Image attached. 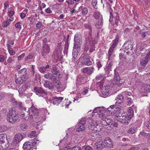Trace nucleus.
I'll return each mask as SVG.
<instances>
[{"mask_svg":"<svg viewBox=\"0 0 150 150\" xmlns=\"http://www.w3.org/2000/svg\"><path fill=\"white\" fill-rule=\"evenodd\" d=\"M63 99V98L62 97L58 98L53 97L49 99V101L50 103H52L54 105H58L60 103L62 100Z\"/></svg>","mask_w":150,"mask_h":150,"instance_id":"obj_14","label":"nucleus"},{"mask_svg":"<svg viewBox=\"0 0 150 150\" xmlns=\"http://www.w3.org/2000/svg\"><path fill=\"white\" fill-rule=\"evenodd\" d=\"M102 3L103 4V6L104 7L105 6V7L107 8V11H108L110 13V14L111 15L112 13V9L111 8V5L108 2H106L105 0H102Z\"/></svg>","mask_w":150,"mask_h":150,"instance_id":"obj_17","label":"nucleus"},{"mask_svg":"<svg viewBox=\"0 0 150 150\" xmlns=\"http://www.w3.org/2000/svg\"><path fill=\"white\" fill-rule=\"evenodd\" d=\"M83 149L84 150H92V148L88 146H84L83 147Z\"/></svg>","mask_w":150,"mask_h":150,"instance_id":"obj_56","label":"nucleus"},{"mask_svg":"<svg viewBox=\"0 0 150 150\" xmlns=\"http://www.w3.org/2000/svg\"><path fill=\"white\" fill-rule=\"evenodd\" d=\"M138 130L137 126H132L128 130L127 132L129 133L133 134L136 132Z\"/></svg>","mask_w":150,"mask_h":150,"instance_id":"obj_27","label":"nucleus"},{"mask_svg":"<svg viewBox=\"0 0 150 150\" xmlns=\"http://www.w3.org/2000/svg\"><path fill=\"white\" fill-rule=\"evenodd\" d=\"M7 129V127L5 126H0V132H3Z\"/></svg>","mask_w":150,"mask_h":150,"instance_id":"obj_54","label":"nucleus"},{"mask_svg":"<svg viewBox=\"0 0 150 150\" xmlns=\"http://www.w3.org/2000/svg\"><path fill=\"white\" fill-rule=\"evenodd\" d=\"M35 143L32 140L25 142L23 146V148L25 150H30L33 148L35 145Z\"/></svg>","mask_w":150,"mask_h":150,"instance_id":"obj_10","label":"nucleus"},{"mask_svg":"<svg viewBox=\"0 0 150 150\" xmlns=\"http://www.w3.org/2000/svg\"><path fill=\"white\" fill-rule=\"evenodd\" d=\"M119 39V37L118 36H117L115 39L112 41L111 43L112 45L111 46L115 48L118 43Z\"/></svg>","mask_w":150,"mask_h":150,"instance_id":"obj_34","label":"nucleus"},{"mask_svg":"<svg viewBox=\"0 0 150 150\" xmlns=\"http://www.w3.org/2000/svg\"><path fill=\"white\" fill-rule=\"evenodd\" d=\"M31 114L30 116V118H32V115L34 116H37L39 114V110L36 109L33 107H31L30 109H28V112L25 111V112H24L23 114L21 115V116L24 117V119L25 120H28L29 116L30 113Z\"/></svg>","mask_w":150,"mask_h":150,"instance_id":"obj_2","label":"nucleus"},{"mask_svg":"<svg viewBox=\"0 0 150 150\" xmlns=\"http://www.w3.org/2000/svg\"><path fill=\"white\" fill-rule=\"evenodd\" d=\"M145 125L149 129H150V120L144 123Z\"/></svg>","mask_w":150,"mask_h":150,"instance_id":"obj_52","label":"nucleus"},{"mask_svg":"<svg viewBox=\"0 0 150 150\" xmlns=\"http://www.w3.org/2000/svg\"><path fill=\"white\" fill-rule=\"evenodd\" d=\"M81 39L82 36L80 33H77L75 35L74 39V46L73 48L77 49V50H79L80 49Z\"/></svg>","mask_w":150,"mask_h":150,"instance_id":"obj_5","label":"nucleus"},{"mask_svg":"<svg viewBox=\"0 0 150 150\" xmlns=\"http://www.w3.org/2000/svg\"><path fill=\"white\" fill-rule=\"evenodd\" d=\"M141 34L143 38H144L147 35H149L148 32H143Z\"/></svg>","mask_w":150,"mask_h":150,"instance_id":"obj_58","label":"nucleus"},{"mask_svg":"<svg viewBox=\"0 0 150 150\" xmlns=\"http://www.w3.org/2000/svg\"><path fill=\"white\" fill-rule=\"evenodd\" d=\"M28 136L30 138H33L37 137V136L36 134V132L35 131L31 132L28 135Z\"/></svg>","mask_w":150,"mask_h":150,"instance_id":"obj_40","label":"nucleus"},{"mask_svg":"<svg viewBox=\"0 0 150 150\" xmlns=\"http://www.w3.org/2000/svg\"><path fill=\"white\" fill-rule=\"evenodd\" d=\"M112 62H110L109 64L107 65L106 68H105V70L106 71V73L109 74L110 71H111V67L112 65Z\"/></svg>","mask_w":150,"mask_h":150,"instance_id":"obj_32","label":"nucleus"},{"mask_svg":"<svg viewBox=\"0 0 150 150\" xmlns=\"http://www.w3.org/2000/svg\"><path fill=\"white\" fill-rule=\"evenodd\" d=\"M10 97L11 98V100L10 101L11 104L14 108L16 107V106H17L18 102L13 97L12 94H10Z\"/></svg>","mask_w":150,"mask_h":150,"instance_id":"obj_25","label":"nucleus"},{"mask_svg":"<svg viewBox=\"0 0 150 150\" xmlns=\"http://www.w3.org/2000/svg\"><path fill=\"white\" fill-rule=\"evenodd\" d=\"M74 49L73 50L72 52V56L74 59H75L79 53L80 49L79 50H77V49Z\"/></svg>","mask_w":150,"mask_h":150,"instance_id":"obj_39","label":"nucleus"},{"mask_svg":"<svg viewBox=\"0 0 150 150\" xmlns=\"http://www.w3.org/2000/svg\"><path fill=\"white\" fill-rule=\"evenodd\" d=\"M115 15V23L117 26H118L120 23V17L118 13H116Z\"/></svg>","mask_w":150,"mask_h":150,"instance_id":"obj_36","label":"nucleus"},{"mask_svg":"<svg viewBox=\"0 0 150 150\" xmlns=\"http://www.w3.org/2000/svg\"><path fill=\"white\" fill-rule=\"evenodd\" d=\"M84 26L85 29H88V36L86 37V40L87 41L89 42V43L92 44L93 43V41L92 38V27L91 24L89 23H85Z\"/></svg>","mask_w":150,"mask_h":150,"instance_id":"obj_6","label":"nucleus"},{"mask_svg":"<svg viewBox=\"0 0 150 150\" xmlns=\"http://www.w3.org/2000/svg\"><path fill=\"white\" fill-rule=\"evenodd\" d=\"M9 24V22L8 21L6 20L4 22L3 24L4 27H6Z\"/></svg>","mask_w":150,"mask_h":150,"instance_id":"obj_63","label":"nucleus"},{"mask_svg":"<svg viewBox=\"0 0 150 150\" xmlns=\"http://www.w3.org/2000/svg\"><path fill=\"white\" fill-rule=\"evenodd\" d=\"M86 119L85 118H82L79 122L78 127L77 129V132L82 131L85 130V125L86 124Z\"/></svg>","mask_w":150,"mask_h":150,"instance_id":"obj_11","label":"nucleus"},{"mask_svg":"<svg viewBox=\"0 0 150 150\" xmlns=\"http://www.w3.org/2000/svg\"><path fill=\"white\" fill-rule=\"evenodd\" d=\"M114 118L118 121L125 125H128L130 122V118L127 117V115L125 113L122 114L120 112L115 115Z\"/></svg>","mask_w":150,"mask_h":150,"instance_id":"obj_3","label":"nucleus"},{"mask_svg":"<svg viewBox=\"0 0 150 150\" xmlns=\"http://www.w3.org/2000/svg\"><path fill=\"white\" fill-rule=\"evenodd\" d=\"M79 9L82 15L83 16L87 14L88 12V9L86 7H83V6H80Z\"/></svg>","mask_w":150,"mask_h":150,"instance_id":"obj_33","label":"nucleus"},{"mask_svg":"<svg viewBox=\"0 0 150 150\" xmlns=\"http://www.w3.org/2000/svg\"><path fill=\"white\" fill-rule=\"evenodd\" d=\"M133 103L132 99L130 98L127 97V105H128L129 106L132 104V103Z\"/></svg>","mask_w":150,"mask_h":150,"instance_id":"obj_49","label":"nucleus"},{"mask_svg":"<svg viewBox=\"0 0 150 150\" xmlns=\"http://www.w3.org/2000/svg\"><path fill=\"white\" fill-rule=\"evenodd\" d=\"M81 63L83 65L88 66L92 64V62L91 61L89 56L86 54H84L80 58Z\"/></svg>","mask_w":150,"mask_h":150,"instance_id":"obj_8","label":"nucleus"},{"mask_svg":"<svg viewBox=\"0 0 150 150\" xmlns=\"http://www.w3.org/2000/svg\"><path fill=\"white\" fill-rule=\"evenodd\" d=\"M103 74H99L96 77V79L97 80H99L103 78L104 76Z\"/></svg>","mask_w":150,"mask_h":150,"instance_id":"obj_55","label":"nucleus"},{"mask_svg":"<svg viewBox=\"0 0 150 150\" xmlns=\"http://www.w3.org/2000/svg\"><path fill=\"white\" fill-rule=\"evenodd\" d=\"M21 23L20 22H17L15 24V27L17 28H21Z\"/></svg>","mask_w":150,"mask_h":150,"instance_id":"obj_57","label":"nucleus"},{"mask_svg":"<svg viewBox=\"0 0 150 150\" xmlns=\"http://www.w3.org/2000/svg\"><path fill=\"white\" fill-rule=\"evenodd\" d=\"M50 51V48L47 45H44L42 50V54L43 56H45L46 54L49 53Z\"/></svg>","mask_w":150,"mask_h":150,"instance_id":"obj_18","label":"nucleus"},{"mask_svg":"<svg viewBox=\"0 0 150 150\" xmlns=\"http://www.w3.org/2000/svg\"><path fill=\"white\" fill-rule=\"evenodd\" d=\"M44 77L46 79H51L53 81H54L56 79V78L54 77L52 74L50 73H48L47 74H44Z\"/></svg>","mask_w":150,"mask_h":150,"instance_id":"obj_30","label":"nucleus"},{"mask_svg":"<svg viewBox=\"0 0 150 150\" xmlns=\"http://www.w3.org/2000/svg\"><path fill=\"white\" fill-rule=\"evenodd\" d=\"M150 57L147 55L145 58H143L142 61L140 62L141 64L143 67L145 66L147 63Z\"/></svg>","mask_w":150,"mask_h":150,"instance_id":"obj_28","label":"nucleus"},{"mask_svg":"<svg viewBox=\"0 0 150 150\" xmlns=\"http://www.w3.org/2000/svg\"><path fill=\"white\" fill-rule=\"evenodd\" d=\"M35 73V71H33V70H30L29 73V74L30 76L31 77H34V74Z\"/></svg>","mask_w":150,"mask_h":150,"instance_id":"obj_62","label":"nucleus"},{"mask_svg":"<svg viewBox=\"0 0 150 150\" xmlns=\"http://www.w3.org/2000/svg\"><path fill=\"white\" fill-rule=\"evenodd\" d=\"M40 71L41 73H44L46 71V69L44 67L41 66L38 68Z\"/></svg>","mask_w":150,"mask_h":150,"instance_id":"obj_46","label":"nucleus"},{"mask_svg":"<svg viewBox=\"0 0 150 150\" xmlns=\"http://www.w3.org/2000/svg\"><path fill=\"white\" fill-rule=\"evenodd\" d=\"M19 74H22L23 76L24 79H25L27 77V69L25 68H23L19 71L18 72Z\"/></svg>","mask_w":150,"mask_h":150,"instance_id":"obj_31","label":"nucleus"},{"mask_svg":"<svg viewBox=\"0 0 150 150\" xmlns=\"http://www.w3.org/2000/svg\"><path fill=\"white\" fill-rule=\"evenodd\" d=\"M27 125L25 124H22L20 125V128L23 131H25L27 129Z\"/></svg>","mask_w":150,"mask_h":150,"instance_id":"obj_43","label":"nucleus"},{"mask_svg":"<svg viewBox=\"0 0 150 150\" xmlns=\"http://www.w3.org/2000/svg\"><path fill=\"white\" fill-rule=\"evenodd\" d=\"M112 123L111 124V125L109 126V127L108 128V127H107L108 128V129H112L114 127H117L118 126V124L116 122H114L113 120L112 121Z\"/></svg>","mask_w":150,"mask_h":150,"instance_id":"obj_41","label":"nucleus"},{"mask_svg":"<svg viewBox=\"0 0 150 150\" xmlns=\"http://www.w3.org/2000/svg\"><path fill=\"white\" fill-rule=\"evenodd\" d=\"M39 114L43 115H46L47 112V110L45 108H42L41 110H39Z\"/></svg>","mask_w":150,"mask_h":150,"instance_id":"obj_42","label":"nucleus"},{"mask_svg":"<svg viewBox=\"0 0 150 150\" xmlns=\"http://www.w3.org/2000/svg\"><path fill=\"white\" fill-rule=\"evenodd\" d=\"M34 91L36 94L39 97L45 98L47 95V93L41 87H36L34 88Z\"/></svg>","mask_w":150,"mask_h":150,"instance_id":"obj_9","label":"nucleus"},{"mask_svg":"<svg viewBox=\"0 0 150 150\" xmlns=\"http://www.w3.org/2000/svg\"><path fill=\"white\" fill-rule=\"evenodd\" d=\"M23 77H18L17 79L16 80L15 82L16 83H21L23 82V80H25Z\"/></svg>","mask_w":150,"mask_h":150,"instance_id":"obj_44","label":"nucleus"},{"mask_svg":"<svg viewBox=\"0 0 150 150\" xmlns=\"http://www.w3.org/2000/svg\"><path fill=\"white\" fill-rule=\"evenodd\" d=\"M133 108H134V106L133 105L132 107H129L128 108L127 117H128L129 118H130V120L131 119L132 117L134 116V110H133Z\"/></svg>","mask_w":150,"mask_h":150,"instance_id":"obj_29","label":"nucleus"},{"mask_svg":"<svg viewBox=\"0 0 150 150\" xmlns=\"http://www.w3.org/2000/svg\"><path fill=\"white\" fill-rule=\"evenodd\" d=\"M45 11L47 13H52V11L50 9V8L49 7L46 9H45Z\"/></svg>","mask_w":150,"mask_h":150,"instance_id":"obj_59","label":"nucleus"},{"mask_svg":"<svg viewBox=\"0 0 150 150\" xmlns=\"http://www.w3.org/2000/svg\"><path fill=\"white\" fill-rule=\"evenodd\" d=\"M14 14V11H10V22L13 21L14 19L13 17L12 16Z\"/></svg>","mask_w":150,"mask_h":150,"instance_id":"obj_51","label":"nucleus"},{"mask_svg":"<svg viewBox=\"0 0 150 150\" xmlns=\"http://www.w3.org/2000/svg\"><path fill=\"white\" fill-rule=\"evenodd\" d=\"M103 142L105 144V146L110 148L112 147V141L110 138H106L104 140Z\"/></svg>","mask_w":150,"mask_h":150,"instance_id":"obj_21","label":"nucleus"},{"mask_svg":"<svg viewBox=\"0 0 150 150\" xmlns=\"http://www.w3.org/2000/svg\"><path fill=\"white\" fill-rule=\"evenodd\" d=\"M150 92V85L147 84H142L139 91V93L141 96H147V93Z\"/></svg>","mask_w":150,"mask_h":150,"instance_id":"obj_4","label":"nucleus"},{"mask_svg":"<svg viewBox=\"0 0 150 150\" xmlns=\"http://www.w3.org/2000/svg\"><path fill=\"white\" fill-rule=\"evenodd\" d=\"M119 58L120 60H121L122 61H125V58L123 57V55L122 53H120L119 54Z\"/></svg>","mask_w":150,"mask_h":150,"instance_id":"obj_60","label":"nucleus"},{"mask_svg":"<svg viewBox=\"0 0 150 150\" xmlns=\"http://www.w3.org/2000/svg\"><path fill=\"white\" fill-rule=\"evenodd\" d=\"M6 138V143L4 145V148L5 149H7V150H9V144L8 140L7 138H6V136L3 134H0V142L4 143V141L5 139Z\"/></svg>","mask_w":150,"mask_h":150,"instance_id":"obj_12","label":"nucleus"},{"mask_svg":"<svg viewBox=\"0 0 150 150\" xmlns=\"http://www.w3.org/2000/svg\"><path fill=\"white\" fill-rule=\"evenodd\" d=\"M96 64L98 68L99 69L102 67V64L100 61H98L97 62Z\"/></svg>","mask_w":150,"mask_h":150,"instance_id":"obj_64","label":"nucleus"},{"mask_svg":"<svg viewBox=\"0 0 150 150\" xmlns=\"http://www.w3.org/2000/svg\"><path fill=\"white\" fill-rule=\"evenodd\" d=\"M122 93L119 94L117 97L115 99L116 100V103L120 104L121 103L123 102L124 101V96Z\"/></svg>","mask_w":150,"mask_h":150,"instance_id":"obj_23","label":"nucleus"},{"mask_svg":"<svg viewBox=\"0 0 150 150\" xmlns=\"http://www.w3.org/2000/svg\"><path fill=\"white\" fill-rule=\"evenodd\" d=\"M140 149V146L139 145H136L134 147H132L130 149L128 150H138Z\"/></svg>","mask_w":150,"mask_h":150,"instance_id":"obj_48","label":"nucleus"},{"mask_svg":"<svg viewBox=\"0 0 150 150\" xmlns=\"http://www.w3.org/2000/svg\"><path fill=\"white\" fill-rule=\"evenodd\" d=\"M121 107L120 106H117L116 105H113L110 106V107L107 108V110L105 111L101 107L96 108L93 110V112L94 113H97L99 115V117L101 118L103 115H105L104 113H107L108 115H112V112L114 110V111H117L120 110L121 109Z\"/></svg>","mask_w":150,"mask_h":150,"instance_id":"obj_1","label":"nucleus"},{"mask_svg":"<svg viewBox=\"0 0 150 150\" xmlns=\"http://www.w3.org/2000/svg\"><path fill=\"white\" fill-rule=\"evenodd\" d=\"M19 121L18 116L11 117L10 116V123H14L15 122Z\"/></svg>","mask_w":150,"mask_h":150,"instance_id":"obj_35","label":"nucleus"},{"mask_svg":"<svg viewBox=\"0 0 150 150\" xmlns=\"http://www.w3.org/2000/svg\"><path fill=\"white\" fill-rule=\"evenodd\" d=\"M115 48L110 46L109 50H108V59L109 60L110 59V57L112 55V54L113 53L114 51Z\"/></svg>","mask_w":150,"mask_h":150,"instance_id":"obj_37","label":"nucleus"},{"mask_svg":"<svg viewBox=\"0 0 150 150\" xmlns=\"http://www.w3.org/2000/svg\"><path fill=\"white\" fill-rule=\"evenodd\" d=\"M122 93L123 95H125L127 97L130 96L132 95V93L131 92L127 91L122 92Z\"/></svg>","mask_w":150,"mask_h":150,"instance_id":"obj_53","label":"nucleus"},{"mask_svg":"<svg viewBox=\"0 0 150 150\" xmlns=\"http://www.w3.org/2000/svg\"><path fill=\"white\" fill-rule=\"evenodd\" d=\"M11 115H10V116L11 117L15 116H18L17 114L16 113V111H15V110H13V109H12V110L11 111Z\"/></svg>","mask_w":150,"mask_h":150,"instance_id":"obj_47","label":"nucleus"},{"mask_svg":"<svg viewBox=\"0 0 150 150\" xmlns=\"http://www.w3.org/2000/svg\"><path fill=\"white\" fill-rule=\"evenodd\" d=\"M23 138V137L21 134H17L14 138L13 142L14 143L18 144L22 140Z\"/></svg>","mask_w":150,"mask_h":150,"instance_id":"obj_20","label":"nucleus"},{"mask_svg":"<svg viewBox=\"0 0 150 150\" xmlns=\"http://www.w3.org/2000/svg\"><path fill=\"white\" fill-rule=\"evenodd\" d=\"M103 115H103V117H102L101 118L102 120L104 121V123H105V122L106 125L110 126L111 125V124H112V122L113 120H112L110 118L108 117L104 118L103 117Z\"/></svg>","mask_w":150,"mask_h":150,"instance_id":"obj_24","label":"nucleus"},{"mask_svg":"<svg viewBox=\"0 0 150 150\" xmlns=\"http://www.w3.org/2000/svg\"><path fill=\"white\" fill-rule=\"evenodd\" d=\"M90 136L91 139L94 141L100 140L101 138V135L97 132V131H93L90 134Z\"/></svg>","mask_w":150,"mask_h":150,"instance_id":"obj_13","label":"nucleus"},{"mask_svg":"<svg viewBox=\"0 0 150 150\" xmlns=\"http://www.w3.org/2000/svg\"><path fill=\"white\" fill-rule=\"evenodd\" d=\"M88 122L90 125H91V129L93 131L94 130L95 131H98L97 128V127L98 126V124L96 121H94L91 118H89L88 119Z\"/></svg>","mask_w":150,"mask_h":150,"instance_id":"obj_15","label":"nucleus"},{"mask_svg":"<svg viewBox=\"0 0 150 150\" xmlns=\"http://www.w3.org/2000/svg\"><path fill=\"white\" fill-rule=\"evenodd\" d=\"M123 81V80L119 79V80L118 81L117 80V81L115 82V83L118 85L122 84L124 82V81Z\"/></svg>","mask_w":150,"mask_h":150,"instance_id":"obj_61","label":"nucleus"},{"mask_svg":"<svg viewBox=\"0 0 150 150\" xmlns=\"http://www.w3.org/2000/svg\"><path fill=\"white\" fill-rule=\"evenodd\" d=\"M81 0H66V3L68 4L69 6L70 5H75L74 7L80 2Z\"/></svg>","mask_w":150,"mask_h":150,"instance_id":"obj_22","label":"nucleus"},{"mask_svg":"<svg viewBox=\"0 0 150 150\" xmlns=\"http://www.w3.org/2000/svg\"><path fill=\"white\" fill-rule=\"evenodd\" d=\"M133 45L131 44V42L127 41L124 44L122 47V48L125 49L129 51L132 50L133 47Z\"/></svg>","mask_w":150,"mask_h":150,"instance_id":"obj_16","label":"nucleus"},{"mask_svg":"<svg viewBox=\"0 0 150 150\" xmlns=\"http://www.w3.org/2000/svg\"><path fill=\"white\" fill-rule=\"evenodd\" d=\"M52 73L54 75H57L59 73V72L57 71L56 66L55 65H52L51 69Z\"/></svg>","mask_w":150,"mask_h":150,"instance_id":"obj_38","label":"nucleus"},{"mask_svg":"<svg viewBox=\"0 0 150 150\" xmlns=\"http://www.w3.org/2000/svg\"><path fill=\"white\" fill-rule=\"evenodd\" d=\"M93 16L96 19H99L98 22L95 24V27L97 28H100L99 26L102 25L103 23L102 16L100 14V13L99 12L95 11L93 15Z\"/></svg>","mask_w":150,"mask_h":150,"instance_id":"obj_7","label":"nucleus"},{"mask_svg":"<svg viewBox=\"0 0 150 150\" xmlns=\"http://www.w3.org/2000/svg\"><path fill=\"white\" fill-rule=\"evenodd\" d=\"M67 150H81V149L80 147L75 146L72 148H68Z\"/></svg>","mask_w":150,"mask_h":150,"instance_id":"obj_50","label":"nucleus"},{"mask_svg":"<svg viewBox=\"0 0 150 150\" xmlns=\"http://www.w3.org/2000/svg\"><path fill=\"white\" fill-rule=\"evenodd\" d=\"M16 107H18V108L19 109H21L23 110H24L25 111L26 109L25 107H23L22 103L20 102H18L17 104V106H16Z\"/></svg>","mask_w":150,"mask_h":150,"instance_id":"obj_45","label":"nucleus"},{"mask_svg":"<svg viewBox=\"0 0 150 150\" xmlns=\"http://www.w3.org/2000/svg\"><path fill=\"white\" fill-rule=\"evenodd\" d=\"M96 148L98 150H101L104 146V144L103 143V141H99L97 142L95 144Z\"/></svg>","mask_w":150,"mask_h":150,"instance_id":"obj_26","label":"nucleus"},{"mask_svg":"<svg viewBox=\"0 0 150 150\" xmlns=\"http://www.w3.org/2000/svg\"><path fill=\"white\" fill-rule=\"evenodd\" d=\"M94 68L92 67H86L82 69V71L84 73L90 75L93 72Z\"/></svg>","mask_w":150,"mask_h":150,"instance_id":"obj_19","label":"nucleus"}]
</instances>
